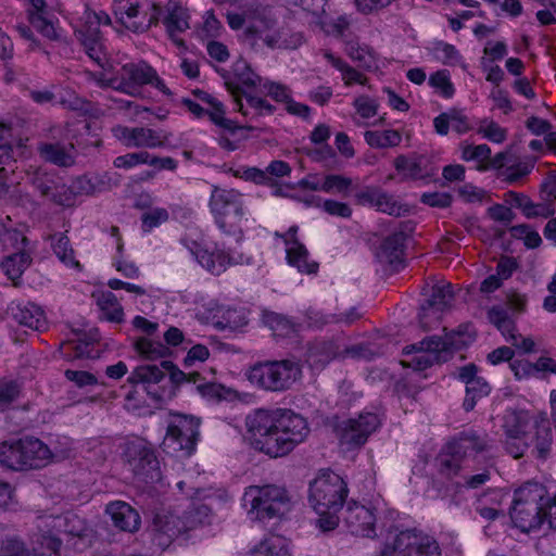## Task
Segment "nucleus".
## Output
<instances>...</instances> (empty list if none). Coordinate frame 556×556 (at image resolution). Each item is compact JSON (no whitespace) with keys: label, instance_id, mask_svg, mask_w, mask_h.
<instances>
[{"label":"nucleus","instance_id":"1","mask_svg":"<svg viewBox=\"0 0 556 556\" xmlns=\"http://www.w3.org/2000/svg\"><path fill=\"white\" fill-rule=\"evenodd\" d=\"M245 426L254 447L274 458L291 453L309 432L306 419L287 408L256 409Z\"/></svg>","mask_w":556,"mask_h":556},{"label":"nucleus","instance_id":"2","mask_svg":"<svg viewBox=\"0 0 556 556\" xmlns=\"http://www.w3.org/2000/svg\"><path fill=\"white\" fill-rule=\"evenodd\" d=\"M551 497L546 488L538 482H527L515 491L510 518L523 532L539 529L548 521Z\"/></svg>","mask_w":556,"mask_h":556},{"label":"nucleus","instance_id":"3","mask_svg":"<svg viewBox=\"0 0 556 556\" xmlns=\"http://www.w3.org/2000/svg\"><path fill=\"white\" fill-rule=\"evenodd\" d=\"M87 531L86 522L75 514L49 516L40 519L38 531L31 536L35 556H61V534L81 538Z\"/></svg>","mask_w":556,"mask_h":556},{"label":"nucleus","instance_id":"4","mask_svg":"<svg viewBox=\"0 0 556 556\" xmlns=\"http://www.w3.org/2000/svg\"><path fill=\"white\" fill-rule=\"evenodd\" d=\"M250 383L263 391L286 392L302 379L300 362L291 358L264 361L251 366L247 374Z\"/></svg>","mask_w":556,"mask_h":556},{"label":"nucleus","instance_id":"5","mask_svg":"<svg viewBox=\"0 0 556 556\" xmlns=\"http://www.w3.org/2000/svg\"><path fill=\"white\" fill-rule=\"evenodd\" d=\"M166 375H168V382L172 386H178L184 381H195L200 377L198 372L187 376L173 362L163 359L160 362V365L147 364L137 366L129 375L127 381L130 384H143L148 395L159 403L163 402L166 397H170L173 394L172 387L168 388L165 384H161L166 380Z\"/></svg>","mask_w":556,"mask_h":556},{"label":"nucleus","instance_id":"6","mask_svg":"<svg viewBox=\"0 0 556 556\" xmlns=\"http://www.w3.org/2000/svg\"><path fill=\"white\" fill-rule=\"evenodd\" d=\"M243 506L252 519L266 520L279 517L289 507V495L278 485H250L243 494Z\"/></svg>","mask_w":556,"mask_h":556},{"label":"nucleus","instance_id":"7","mask_svg":"<svg viewBox=\"0 0 556 556\" xmlns=\"http://www.w3.org/2000/svg\"><path fill=\"white\" fill-rule=\"evenodd\" d=\"M210 207L216 225L225 235L242 237L244 208L240 192L216 188L212 192Z\"/></svg>","mask_w":556,"mask_h":556},{"label":"nucleus","instance_id":"8","mask_svg":"<svg viewBox=\"0 0 556 556\" xmlns=\"http://www.w3.org/2000/svg\"><path fill=\"white\" fill-rule=\"evenodd\" d=\"M345 481L331 470H321L309 484L308 501L317 514L340 510L348 496Z\"/></svg>","mask_w":556,"mask_h":556},{"label":"nucleus","instance_id":"9","mask_svg":"<svg viewBox=\"0 0 556 556\" xmlns=\"http://www.w3.org/2000/svg\"><path fill=\"white\" fill-rule=\"evenodd\" d=\"M123 459L135 479L142 483H154L161 480L159 459L153 448L142 439L125 443Z\"/></svg>","mask_w":556,"mask_h":556},{"label":"nucleus","instance_id":"10","mask_svg":"<svg viewBox=\"0 0 556 556\" xmlns=\"http://www.w3.org/2000/svg\"><path fill=\"white\" fill-rule=\"evenodd\" d=\"M105 85H110L114 90L135 96L140 87L151 85L164 94H170L163 79L156 71L144 61L138 63H127L121 67L119 75L110 78Z\"/></svg>","mask_w":556,"mask_h":556},{"label":"nucleus","instance_id":"11","mask_svg":"<svg viewBox=\"0 0 556 556\" xmlns=\"http://www.w3.org/2000/svg\"><path fill=\"white\" fill-rule=\"evenodd\" d=\"M380 556H441L438 542L416 528L406 529L387 542Z\"/></svg>","mask_w":556,"mask_h":556},{"label":"nucleus","instance_id":"12","mask_svg":"<svg viewBox=\"0 0 556 556\" xmlns=\"http://www.w3.org/2000/svg\"><path fill=\"white\" fill-rule=\"evenodd\" d=\"M199 435V420L194 417L176 415L167 427L162 448L167 454L181 453L190 456Z\"/></svg>","mask_w":556,"mask_h":556},{"label":"nucleus","instance_id":"13","mask_svg":"<svg viewBox=\"0 0 556 556\" xmlns=\"http://www.w3.org/2000/svg\"><path fill=\"white\" fill-rule=\"evenodd\" d=\"M505 450L514 458H520L533 445L532 454L535 457L545 459L551 451L552 430L547 425H536L533 434H505Z\"/></svg>","mask_w":556,"mask_h":556},{"label":"nucleus","instance_id":"14","mask_svg":"<svg viewBox=\"0 0 556 556\" xmlns=\"http://www.w3.org/2000/svg\"><path fill=\"white\" fill-rule=\"evenodd\" d=\"M380 421L376 414H359L357 418H350L338 427L339 438L342 444L349 447L363 445L368 437L377 430Z\"/></svg>","mask_w":556,"mask_h":556},{"label":"nucleus","instance_id":"15","mask_svg":"<svg viewBox=\"0 0 556 556\" xmlns=\"http://www.w3.org/2000/svg\"><path fill=\"white\" fill-rule=\"evenodd\" d=\"M454 294L451 285H435L431 295L420 305L418 314L420 326L424 330H430L439 323L442 313L451 306Z\"/></svg>","mask_w":556,"mask_h":556},{"label":"nucleus","instance_id":"16","mask_svg":"<svg viewBox=\"0 0 556 556\" xmlns=\"http://www.w3.org/2000/svg\"><path fill=\"white\" fill-rule=\"evenodd\" d=\"M151 532L154 543L165 549L176 538L185 533L182 519L170 510L160 509L154 513Z\"/></svg>","mask_w":556,"mask_h":556},{"label":"nucleus","instance_id":"17","mask_svg":"<svg viewBox=\"0 0 556 556\" xmlns=\"http://www.w3.org/2000/svg\"><path fill=\"white\" fill-rule=\"evenodd\" d=\"M75 36L83 46L86 54L100 67L109 63V52L98 23H85L75 31Z\"/></svg>","mask_w":556,"mask_h":556},{"label":"nucleus","instance_id":"18","mask_svg":"<svg viewBox=\"0 0 556 556\" xmlns=\"http://www.w3.org/2000/svg\"><path fill=\"white\" fill-rule=\"evenodd\" d=\"M343 520L353 535L371 538L376 534V516L371 508L356 502L349 503Z\"/></svg>","mask_w":556,"mask_h":556},{"label":"nucleus","instance_id":"19","mask_svg":"<svg viewBox=\"0 0 556 556\" xmlns=\"http://www.w3.org/2000/svg\"><path fill=\"white\" fill-rule=\"evenodd\" d=\"M478 367L470 363L458 368V378L466 384V396L463 407L466 412H470L476 407V404L481 399L488 396L491 392V387L485 379L477 376Z\"/></svg>","mask_w":556,"mask_h":556},{"label":"nucleus","instance_id":"20","mask_svg":"<svg viewBox=\"0 0 556 556\" xmlns=\"http://www.w3.org/2000/svg\"><path fill=\"white\" fill-rule=\"evenodd\" d=\"M31 184L42 197L53 203L63 206L72 205V192L56 175L36 173L31 178Z\"/></svg>","mask_w":556,"mask_h":556},{"label":"nucleus","instance_id":"21","mask_svg":"<svg viewBox=\"0 0 556 556\" xmlns=\"http://www.w3.org/2000/svg\"><path fill=\"white\" fill-rule=\"evenodd\" d=\"M113 132L128 148L153 149L164 144L161 132L151 128L117 126L113 129Z\"/></svg>","mask_w":556,"mask_h":556},{"label":"nucleus","instance_id":"22","mask_svg":"<svg viewBox=\"0 0 556 556\" xmlns=\"http://www.w3.org/2000/svg\"><path fill=\"white\" fill-rule=\"evenodd\" d=\"M182 243L194 256L198 263L214 275H220L226 270L227 266L231 264V256L223 250L210 252L206 249L201 248V245L195 241L189 242L187 240H182Z\"/></svg>","mask_w":556,"mask_h":556},{"label":"nucleus","instance_id":"23","mask_svg":"<svg viewBox=\"0 0 556 556\" xmlns=\"http://www.w3.org/2000/svg\"><path fill=\"white\" fill-rule=\"evenodd\" d=\"M113 12L117 21L134 33L147 31L148 21L142 18L139 0H114Z\"/></svg>","mask_w":556,"mask_h":556},{"label":"nucleus","instance_id":"24","mask_svg":"<svg viewBox=\"0 0 556 556\" xmlns=\"http://www.w3.org/2000/svg\"><path fill=\"white\" fill-rule=\"evenodd\" d=\"M340 346L333 340H317L308 343L305 361L312 369L321 370L331 361L341 358Z\"/></svg>","mask_w":556,"mask_h":556},{"label":"nucleus","instance_id":"25","mask_svg":"<svg viewBox=\"0 0 556 556\" xmlns=\"http://www.w3.org/2000/svg\"><path fill=\"white\" fill-rule=\"evenodd\" d=\"M105 513L110 515L113 525L122 531L137 532L141 525L139 513L128 503L114 501L106 505Z\"/></svg>","mask_w":556,"mask_h":556},{"label":"nucleus","instance_id":"26","mask_svg":"<svg viewBox=\"0 0 556 556\" xmlns=\"http://www.w3.org/2000/svg\"><path fill=\"white\" fill-rule=\"evenodd\" d=\"M8 314L21 326L33 330H41L46 326L43 311L30 302H12L8 307Z\"/></svg>","mask_w":556,"mask_h":556},{"label":"nucleus","instance_id":"27","mask_svg":"<svg viewBox=\"0 0 556 556\" xmlns=\"http://www.w3.org/2000/svg\"><path fill=\"white\" fill-rule=\"evenodd\" d=\"M21 448L23 451L25 470L39 469L49 464L52 453L47 444L33 437L21 439Z\"/></svg>","mask_w":556,"mask_h":556},{"label":"nucleus","instance_id":"28","mask_svg":"<svg viewBox=\"0 0 556 556\" xmlns=\"http://www.w3.org/2000/svg\"><path fill=\"white\" fill-rule=\"evenodd\" d=\"M226 86L236 98L238 110L244 116H251V118H255L257 116L271 115L275 112L276 108L273 104H270L267 100L249 93H244V104L241 101V99H239V94L241 91L239 86H233V84L229 81H226Z\"/></svg>","mask_w":556,"mask_h":556},{"label":"nucleus","instance_id":"29","mask_svg":"<svg viewBox=\"0 0 556 556\" xmlns=\"http://www.w3.org/2000/svg\"><path fill=\"white\" fill-rule=\"evenodd\" d=\"M394 167L403 179H427L433 176V168L428 166L427 160L422 155H415L408 157L406 155H399L394 160Z\"/></svg>","mask_w":556,"mask_h":556},{"label":"nucleus","instance_id":"30","mask_svg":"<svg viewBox=\"0 0 556 556\" xmlns=\"http://www.w3.org/2000/svg\"><path fill=\"white\" fill-rule=\"evenodd\" d=\"M37 150L41 159L60 167H71L75 163V148L72 143L63 146L59 142H41Z\"/></svg>","mask_w":556,"mask_h":556},{"label":"nucleus","instance_id":"31","mask_svg":"<svg viewBox=\"0 0 556 556\" xmlns=\"http://www.w3.org/2000/svg\"><path fill=\"white\" fill-rule=\"evenodd\" d=\"M407 235L400 230L388 236L378 251V258L389 265H397L403 262L404 248Z\"/></svg>","mask_w":556,"mask_h":556},{"label":"nucleus","instance_id":"32","mask_svg":"<svg viewBox=\"0 0 556 556\" xmlns=\"http://www.w3.org/2000/svg\"><path fill=\"white\" fill-rule=\"evenodd\" d=\"M447 453L454 456L466 457L470 453H480L488 448L485 437L473 432H463L447 444Z\"/></svg>","mask_w":556,"mask_h":556},{"label":"nucleus","instance_id":"33","mask_svg":"<svg viewBox=\"0 0 556 556\" xmlns=\"http://www.w3.org/2000/svg\"><path fill=\"white\" fill-rule=\"evenodd\" d=\"M506 202L520 208L526 217H544L547 218L554 214V207L549 203H534L523 193L508 191L506 194Z\"/></svg>","mask_w":556,"mask_h":556},{"label":"nucleus","instance_id":"34","mask_svg":"<svg viewBox=\"0 0 556 556\" xmlns=\"http://www.w3.org/2000/svg\"><path fill=\"white\" fill-rule=\"evenodd\" d=\"M465 344L460 330L446 333L444 338L429 337L418 343L421 349L429 353L439 355V362L443 359L442 354L451 350H458Z\"/></svg>","mask_w":556,"mask_h":556},{"label":"nucleus","instance_id":"35","mask_svg":"<svg viewBox=\"0 0 556 556\" xmlns=\"http://www.w3.org/2000/svg\"><path fill=\"white\" fill-rule=\"evenodd\" d=\"M244 41L253 49L260 50L262 45H265L269 49H281L288 48V45L281 41L279 31H269L260 29L257 26H249L243 33Z\"/></svg>","mask_w":556,"mask_h":556},{"label":"nucleus","instance_id":"36","mask_svg":"<svg viewBox=\"0 0 556 556\" xmlns=\"http://www.w3.org/2000/svg\"><path fill=\"white\" fill-rule=\"evenodd\" d=\"M286 252L289 265L296 267L300 273L315 274L317 271L318 264L308 261V251L300 241L291 242Z\"/></svg>","mask_w":556,"mask_h":556},{"label":"nucleus","instance_id":"37","mask_svg":"<svg viewBox=\"0 0 556 556\" xmlns=\"http://www.w3.org/2000/svg\"><path fill=\"white\" fill-rule=\"evenodd\" d=\"M0 465L12 470H25L21 439L16 441H4L0 444Z\"/></svg>","mask_w":556,"mask_h":556},{"label":"nucleus","instance_id":"38","mask_svg":"<svg viewBox=\"0 0 556 556\" xmlns=\"http://www.w3.org/2000/svg\"><path fill=\"white\" fill-rule=\"evenodd\" d=\"M31 256L28 252L25 250L20 251L17 253H13L11 255H8L2 261V268L5 273V275L11 279L12 281H15L21 278L23 273L29 267L31 264ZM16 286L17 283L14 282Z\"/></svg>","mask_w":556,"mask_h":556},{"label":"nucleus","instance_id":"39","mask_svg":"<svg viewBox=\"0 0 556 556\" xmlns=\"http://www.w3.org/2000/svg\"><path fill=\"white\" fill-rule=\"evenodd\" d=\"M530 424V415L523 409L509 408L503 416L502 428L505 434H525Z\"/></svg>","mask_w":556,"mask_h":556},{"label":"nucleus","instance_id":"40","mask_svg":"<svg viewBox=\"0 0 556 556\" xmlns=\"http://www.w3.org/2000/svg\"><path fill=\"white\" fill-rule=\"evenodd\" d=\"M97 305L106 320L112 323H122L124 320L123 307L113 292L105 291L99 293L97 295Z\"/></svg>","mask_w":556,"mask_h":556},{"label":"nucleus","instance_id":"41","mask_svg":"<svg viewBox=\"0 0 556 556\" xmlns=\"http://www.w3.org/2000/svg\"><path fill=\"white\" fill-rule=\"evenodd\" d=\"M184 532L211 523V509L205 504H193L182 516Z\"/></svg>","mask_w":556,"mask_h":556},{"label":"nucleus","instance_id":"42","mask_svg":"<svg viewBox=\"0 0 556 556\" xmlns=\"http://www.w3.org/2000/svg\"><path fill=\"white\" fill-rule=\"evenodd\" d=\"M488 320L494 325L509 341L517 333L516 324L507 311L500 306L491 307L486 313Z\"/></svg>","mask_w":556,"mask_h":556},{"label":"nucleus","instance_id":"43","mask_svg":"<svg viewBox=\"0 0 556 556\" xmlns=\"http://www.w3.org/2000/svg\"><path fill=\"white\" fill-rule=\"evenodd\" d=\"M488 320L494 325L509 341L517 333L516 324L507 311L500 306L491 307L486 313Z\"/></svg>","mask_w":556,"mask_h":556},{"label":"nucleus","instance_id":"44","mask_svg":"<svg viewBox=\"0 0 556 556\" xmlns=\"http://www.w3.org/2000/svg\"><path fill=\"white\" fill-rule=\"evenodd\" d=\"M368 146L376 149L397 147L402 141V135L397 130L389 129L383 131L367 130L364 134Z\"/></svg>","mask_w":556,"mask_h":556},{"label":"nucleus","instance_id":"45","mask_svg":"<svg viewBox=\"0 0 556 556\" xmlns=\"http://www.w3.org/2000/svg\"><path fill=\"white\" fill-rule=\"evenodd\" d=\"M134 348L140 356L150 361L164 358L170 353L169 349L163 343L146 337L138 338L134 342Z\"/></svg>","mask_w":556,"mask_h":556},{"label":"nucleus","instance_id":"46","mask_svg":"<svg viewBox=\"0 0 556 556\" xmlns=\"http://www.w3.org/2000/svg\"><path fill=\"white\" fill-rule=\"evenodd\" d=\"M13 135L10 125L0 122V177L7 173L5 165L14 161Z\"/></svg>","mask_w":556,"mask_h":556},{"label":"nucleus","instance_id":"47","mask_svg":"<svg viewBox=\"0 0 556 556\" xmlns=\"http://www.w3.org/2000/svg\"><path fill=\"white\" fill-rule=\"evenodd\" d=\"M263 321L279 337H289L298 330V326L287 316L274 312L264 313Z\"/></svg>","mask_w":556,"mask_h":556},{"label":"nucleus","instance_id":"48","mask_svg":"<svg viewBox=\"0 0 556 556\" xmlns=\"http://www.w3.org/2000/svg\"><path fill=\"white\" fill-rule=\"evenodd\" d=\"M68 189L72 192V202L76 194L93 195L104 190V181L102 178H90L86 175L77 177Z\"/></svg>","mask_w":556,"mask_h":556},{"label":"nucleus","instance_id":"49","mask_svg":"<svg viewBox=\"0 0 556 556\" xmlns=\"http://www.w3.org/2000/svg\"><path fill=\"white\" fill-rule=\"evenodd\" d=\"M51 241L53 251L62 263L71 267H79V263L75 260L74 250L66 235H53L51 236Z\"/></svg>","mask_w":556,"mask_h":556},{"label":"nucleus","instance_id":"50","mask_svg":"<svg viewBox=\"0 0 556 556\" xmlns=\"http://www.w3.org/2000/svg\"><path fill=\"white\" fill-rule=\"evenodd\" d=\"M412 351H416V354L413 356L408 366L415 370H425L431 367L434 363H440L439 355L425 351L418 344H413L404 349L406 354H409Z\"/></svg>","mask_w":556,"mask_h":556},{"label":"nucleus","instance_id":"51","mask_svg":"<svg viewBox=\"0 0 556 556\" xmlns=\"http://www.w3.org/2000/svg\"><path fill=\"white\" fill-rule=\"evenodd\" d=\"M210 110H206L205 115H208L210 119L217 126L222 127L223 130L228 131L231 135H236L240 128L235 123L226 118L224 105L220 101L216 100L211 105Z\"/></svg>","mask_w":556,"mask_h":556},{"label":"nucleus","instance_id":"52","mask_svg":"<svg viewBox=\"0 0 556 556\" xmlns=\"http://www.w3.org/2000/svg\"><path fill=\"white\" fill-rule=\"evenodd\" d=\"M258 553L265 556H290L287 541L279 535L265 539L260 544Z\"/></svg>","mask_w":556,"mask_h":556},{"label":"nucleus","instance_id":"53","mask_svg":"<svg viewBox=\"0 0 556 556\" xmlns=\"http://www.w3.org/2000/svg\"><path fill=\"white\" fill-rule=\"evenodd\" d=\"M167 33H184L189 29L188 14L181 8H174L164 18Z\"/></svg>","mask_w":556,"mask_h":556},{"label":"nucleus","instance_id":"54","mask_svg":"<svg viewBox=\"0 0 556 556\" xmlns=\"http://www.w3.org/2000/svg\"><path fill=\"white\" fill-rule=\"evenodd\" d=\"M345 50L351 59L359 62L364 67L370 68L375 64L374 53L367 46L351 41L346 43Z\"/></svg>","mask_w":556,"mask_h":556},{"label":"nucleus","instance_id":"55","mask_svg":"<svg viewBox=\"0 0 556 556\" xmlns=\"http://www.w3.org/2000/svg\"><path fill=\"white\" fill-rule=\"evenodd\" d=\"M233 73L238 81L247 88H254L261 84V77L255 74L251 66L243 60L235 63Z\"/></svg>","mask_w":556,"mask_h":556},{"label":"nucleus","instance_id":"56","mask_svg":"<svg viewBox=\"0 0 556 556\" xmlns=\"http://www.w3.org/2000/svg\"><path fill=\"white\" fill-rule=\"evenodd\" d=\"M429 84L435 88L442 97L446 99L454 96L455 88L446 70H441L433 73L429 78Z\"/></svg>","mask_w":556,"mask_h":556},{"label":"nucleus","instance_id":"57","mask_svg":"<svg viewBox=\"0 0 556 556\" xmlns=\"http://www.w3.org/2000/svg\"><path fill=\"white\" fill-rule=\"evenodd\" d=\"M305 319L308 328L320 330L329 324H338L340 318H337V314H324L309 307L305 311Z\"/></svg>","mask_w":556,"mask_h":556},{"label":"nucleus","instance_id":"58","mask_svg":"<svg viewBox=\"0 0 556 556\" xmlns=\"http://www.w3.org/2000/svg\"><path fill=\"white\" fill-rule=\"evenodd\" d=\"M352 186V179L342 175H327L321 184V191L344 193Z\"/></svg>","mask_w":556,"mask_h":556},{"label":"nucleus","instance_id":"59","mask_svg":"<svg viewBox=\"0 0 556 556\" xmlns=\"http://www.w3.org/2000/svg\"><path fill=\"white\" fill-rule=\"evenodd\" d=\"M30 24L46 38L50 40H59L60 36L52 22L46 18L45 15L39 13L29 14Z\"/></svg>","mask_w":556,"mask_h":556},{"label":"nucleus","instance_id":"60","mask_svg":"<svg viewBox=\"0 0 556 556\" xmlns=\"http://www.w3.org/2000/svg\"><path fill=\"white\" fill-rule=\"evenodd\" d=\"M149 152L139 151L119 155L114 159L113 164L116 168L129 169L140 164H147Z\"/></svg>","mask_w":556,"mask_h":556},{"label":"nucleus","instance_id":"61","mask_svg":"<svg viewBox=\"0 0 556 556\" xmlns=\"http://www.w3.org/2000/svg\"><path fill=\"white\" fill-rule=\"evenodd\" d=\"M168 219V212L165 208L157 207L142 214V229L148 232L160 226Z\"/></svg>","mask_w":556,"mask_h":556},{"label":"nucleus","instance_id":"62","mask_svg":"<svg viewBox=\"0 0 556 556\" xmlns=\"http://www.w3.org/2000/svg\"><path fill=\"white\" fill-rule=\"evenodd\" d=\"M0 556H29V553L23 541L7 538L0 543Z\"/></svg>","mask_w":556,"mask_h":556},{"label":"nucleus","instance_id":"63","mask_svg":"<svg viewBox=\"0 0 556 556\" xmlns=\"http://www.w3.org/2000/svg\"><path fill=\"white\" fill-rule=\"evenodd\" d=\"M341 358L352 357L362 358L366 361H370L379 354L376 350L372 349L370 344H355L352 346H348L341 350Z\"/></svg>","mask_w":556,"mask_h":556},{"label":"nucleus","instance_id":"64","mask_svg":"<svg viewBox=\"0 0 556 556\" xmlns=\"http://www.w3.org/2000/svg\"><path fill=\"white\" fill-rule=\"evenodd\" d=\"M491 155V149L486 144L479 146H463L462 147V159L464 161H485Z\"/></svg>","mask_w":556,"mask_h":556}]
</instances>
